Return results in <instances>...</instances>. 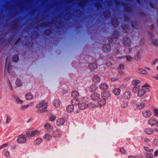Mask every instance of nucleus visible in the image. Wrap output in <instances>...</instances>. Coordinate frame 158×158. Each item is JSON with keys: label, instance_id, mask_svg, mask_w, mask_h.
Returning <instances> with one entry per match:
<instances>
[{"label": "nucleus", "instance_id": "58", "mask_svg": "<svg viewBox=\"0 0 158 158\" xmlns=\"http://www.w3.org/2000/svg\"><path fill=\"white\" fill-rule=\"evenodd\" d=\"M58 25H56V28H59V26H61L62 24V21L60 20L58 22Z\"/></svg>", "mask_w": 158, "mask_h": 158}, {"label": "nucleus", "instance_id": "5", "mask_svg": "<svg viewBox=\"0 0 158 158\" xmlns=\"http://www.w3.org/2000/svg\"><path fill=\"white\" fill-rule=\"evenodd\" d=\"M142 114L144 117L145 118H148L151 116L152 112L151 111L149 110H145L143 111Z\"/></svg>", "mask_w": 158, "mask_h": 158}, {"label": "nucleus", "instance_id": "21", "mask_svg": "<svg viewBox=\"0 0 158 158\" xmlns=\"http://www.w3.org/2000/svg\"><path fill=\"white\" fill-rule=\"evenodd\" d=\"M111 23L113 27H116L118 26L117 19L114 18H113L111 20Z\"/></svg>", "mask_w": 158, "mask_h": 158}, {"label": "nucleus", "instance_id": "60", "mask_svg": "<svg viewBox=\"0 0 158 158\" xmlns=\"http://www.w3.org/2000/svg\"><path fill=\"white\" fill-rule=\"evenodd\" d=\"M21 41V39L20 38H18V39L16 40V42H15V45H17L18 44H19Z\"/></svg>", "mask_w": 158, "mask_h": 158}, {"label": "nucleus", "instance_id": "20", "mask_svg": "<svg viewBox=\"0 0 158 158\" xmlns=\"http://www.w3.org/2000/svg\"><path fill=\"white\" fill-rule=\"evenodd\" d=\"M98 89V87L95 84L92 85L89 87V91L93 92L96 90Z\"/></svg>", "mask_w": 158, "mask_h": 158}, {"label": "nucleus", "instance_id": "28", "mask_svg": "<svg viewBox=\"0 0 158 158\" xmlns=\"http://www.w3.org/2000/svg\"><path fill=\"white\" fill-rule=\"evenodd\" d=\"M146 133L148 135H151L153 133V130L152 129L148 128L145 129L144 130Z\"/></svg>", "mask_w": 158, "mask_h": 158}, {"label": "nucleus", "instance_id": "7", "mask_svg": "<svg viewBox=\"0 0 158 158\" xmlns=\"http://www.w3.org/2000/svg\"><path fill=\"white\" fill-rule=\"evenodd\" d=\"M111 49L110 45L109 44H104L102 47L103 51L105 52H110Z\"/></svg>", "mask_w": 158, "mask_h": 158}, {"label": "nucleus", "instance_id": "8", "mask_svg": "<svg viewBox=\"0 0 158 158\" xmlns=\"http://www.w3.org/2000/svg\"><path fill=\"white\" fill-rule=\"evenodd\" d=\"M110 94L109 91H106L103 92L101 94V96L102 98L104 99H106H106H107L108 98L110 97Z\"/></svg>", "mask_w": 158, "mask_h": 158}, {"label": "nucleus", "instance_id": "9", "mask_svg": "<svg viewBox=\"0 0 158 158\" xmlns=\"http://www.w3.org/2000/svg\"><path fill=\"white\" fill-rule=\"evenodd\" d=\"M78 106L79 108L81 110L85 109L87 107V105L82 101H80Z\"/></svg>", "mask_w": 158, "mask_h": 158}, {"label": "nucleus", "instance_id": "47", "mask_svg": "<svg viewBox=\"0 0 158 158\" xmlns=\"http://www.w3.org/2000/svg\"><path fill=\"white\" fill-rule=\"evenodd\" d=\"M85 0H82L79 3V6L81 7H82L85 4Z\"/></svg>", "mask_w": 158, "mask_h": 158}, {"label": "nucleus", "instance_id": "40", "mask_svg": "<svg viewBox=\"0 0 158 158\" xmlns=\"http://www.w3.org/2000/svg\"><path fill=\"white\" fill-rule=\"evenodd\" d=\"M12 60L14 62H17L19 60V55L16 54L13 56L12 58Z\"/></svg>", "mask_w": 158, "mask_h": 158}, {"label": "nucleus", "instance_id": "2", "mask_svg": "<svg viewBox=\"0 0 158 158\" xmlns=\"http://www.w3.org/2000/svg\"><path fill=\"white\" fill-rule=\"evenodd\" d=\"M47 102H45V101H42L41 102L37 105L36 107L38 108H42V109H40L37 110V112L38 113H43L47 107Z\"/></svg>", "mask_w": 158, "mask_h": 158}, {"label": "nucleus", "instance_id": "53", "mask_svg": "<svg viewBox=\"0 0 158 158\" xmlns=\"http://www.w3.org/2000/svg\"><path fill=\"white\" fill-rule=\"evenodd\" d=\"M119 151L121 153L124 154H125L126 152V150L123 148H120Z\"/></svg>", "mask_w": 158, "mask_h": 158}, {"label": "nucleus", "instance_id": "15", "mask_svg": "<svg viewBox=\"0 0 158 158\" xmlns=\"http://www.w3.org/2000/svg\"><path fill=\"white\" fill-rule=\"evenodd\" d=\"M75 104H76L74 102L72 104L73 105H69L67 107L66 110L68 113H71L73 111L74 109V105Z\"/></svg>", "mask_w": 158, "mask_h": 158}, {"label": "nucleus", "instance_id": "25", "mask_svg": "<svg viewBox=\"0 0 158 158\" xmlns=\"http://www.w3.org/2000/svg\"><path fill=\"white\" fill-rule=\"evenodd\" d=\"M25 98L27 100H30L33 98V96L30 92L28 93L25 95Z\"/></svg>", "mask_w": 158, "mask_h": 158}, {"label": "nucleus", "instance_id": "11", "mask_svg": "<svg viewBox=\"0 0 158 158\" xmlns=\"http://www.w3.org/2000/svg\"><path fill=\"white\" fill-rule=\"evenodd\" d=\"M39 131L37 130H35L31 131H27L26 134L28 136L33 137L37 133H39Z\"/></svg>", "mask_w": 158, "mask_h": 158}, {"label": "nucleus", "instance_id": "38", "mask_svg": "<svg viewBox=\"0 0 158 158\" xmlns=\"http://www.w3.org/2000/svg\"><path fill=\"white\" fill-rule=\"evenodd\" d=\"M122 28L124 31H127L129 29V26L128 24H123L122 25Z\"/></svg>", "mask_w": 158, "mask_h": 158}, {"label": "nucleus", "instance_id": "41", "mask_svg": "<svg viewBox=\"0 0 158 158\" xmlns=\"http://www.w3.org/2000/svg\"><path fill=\"white\" fill-rule=\"evenodd\" d=\"M16 86L19 87H20L22 85V82L19 79H18L16 80Z\"/></svg>", "mask_w": 158, "mask_h": 158}, {"label": "nucleus", "instance_id": "17", "mask_svg": "<svg viewBox=\"0 0 158 158\" xmlns=\"http://www.w3.org/2000/svg\"><path fill=\"white\" fill-rule=\"evenodd\" d=\"M131 96V93L129 91H127L125 92L123 95V97L127 99H129Z\"/></svg>", "mask_w": 158, "mask_h": 158}, {"label": "nucleus", "instance_id": "57", "mask_svg": "<svg viewBox=\"0 0 158 158\" xmlns=\"http://www.w3.org/2000/svg\"><path fill=\"white\" fill-rule=\"evenodd\" d=\"M56 118V117L55 115H52L50 118V120L51 121H54Z\"/></svg>", "mask_w": 158, "mask_h": 158}, {"label": "nucleus", "instance_id": "14", "mask_svg": "<svg viewBox=\"0 0 158 158\" xmlns=\"http://www.w3.org/2000/svg\"><path fill=\"white\" fill-rule=\"evenodd\" d=\"M99 88L102 90H106L108 88V85L106 83H103L99 85Z\"/></svg>", "mask_w": 158, "mask_h": 158}, {"label": "nucleus", "instance_id": "30", "mask_svg": "<svg viewBox=\"0 0 158 158\" xmlns=\"http://www.w3.org/2000/svg\"><path fill=\"white\" fill-rule=\"evenodd\" d=\"M137 72L139 73L145 75H148V73L145 70L142 69H139L138 70Z\"/></svg>", "mask_w": 158, "mask_h": 158}, {"label": "nucleus", "instance_id": "39", "mask_svg": "<svg viewBox=\"0 0 158 158\" xmlns=\"http://www.w3.org/2000/svg\"><path fill=\"white\" fill-rule=\"evenodd\" d=\"M43 141V139L40 138H37L34 141V143L35 144L39 145Z\"/></svg>", "mask_w": 158, "mask_h": 158}, {"label": "nucleus", "instance_id": "10", "mask_svg": "<svg viewBox=\"0 0 158 158\" xmlns=\"http://www.w3.org/2000/svg\"><path fill=\"white\" fill-rule=\"evenodd\" d=\"M156 119L152 117L150 118L148 121V123L152 126L156 125Z\"/></svg>", "mask_w": 158, "mask_h": 158}, {"label": "nucleus", "instance_id": "37", "mask_svg": "<svg viewBox=\"0 0 158 158\" xmlns=\"http://www.w3.org/2000/svg\"><path fill=\"white\" fill-rule=\"evenodd\" d=\"M128 102L126 101H124L121 103V105L122 107L126 108L128 105Z\"/></svg>", "mask_w": 158, "mask_h": 158}, {"label": "nucleus", "instance_id": "31", "mask_svg": "<svg viewBox=\"0 0 158 158\" xmlns=\"http://www.w3.org/2000/svg\"><path fill=\"white\" fill-rule=\"evenodd\" d=\"M140 88V86L139 85H136L132 89L133 92L135 94L137 92H138Z\"/></svg>", "mask_w": 158, "mask_h": 158}, {"label": "nucleus", "instance_id": "54", "mask_svg": "<svg viewBox=\"0 0 158 158\" xmlns=\"http://www.w3.org/2000/svg\"><path fill=\"white\" fill-rule=\"evenodd\" d=\"M154 115L156 117H158V109H155L154 110Z\"/></svg>", "mask_w": 158, "mask_h": 158}, {"label": "nucleus", "instance_id": "1", "mask_svg": "<svg viewBox=\"0 0 158 158\" xmlns=\"http://www.w3.org/2000/svg\"><path fill=\"white\" fill-rule=\"evenodd\" d=\"M149 86L147 84H144L142 86V88L140 89L137 92V95L139 97H142L147 92L149 91Z\"/></svg>", "mask_w": 158, "mask_h": 158}, {"label": "nucleus", "instance_id": "61", "mask_svg": "<svg viewBox=\"0 0 158 158\" xmlns=\"http://www.w3.org/2000/svg\"><path fill=\"white\" fill-rule=\"evenodd\" d=\"M95 6H96L98 9L102 7V5L100 3H98L95 4Z\"/></svg>", "mask_w": 158, "mask_h": 158}, {"label": "nucleus", "instance_id": "32", "mask_svg": "<svg viewBox=\"0 0 158 158\" xmlns=\"http://www.w3.org/2000/svg\"><path fill=\"white\" fill-rule=\"evenodd\" d=\"M143 154L147 158H154L153 155L152 154L149 153L145 152H144Z\"/></svg>", "mask_w": 158, "mask_h": 158}, {"label": "nucleus", "instance_id": "19", "mask_svg": "<svg viewBox=\"0 0 158 158\" xmlns=\"http://www.w3.org/2000/svg\"><path fill=\"white\" fill-rule=\"evenodd\" d=\"M89 67L91 69V71H93L97 68V65L95 63H90L89 65Z\"/></svg>", "mask_w": 158, "mask_h": 158}, {"label": "nucleus", "instance_id": "48", "mask_svg": "<svg viewBox=\"0 0 158 158\" xmlns=\"http://www.w3.org/2000/svg\"><path fill=\"white\" fill-rule=\"evenodd\" d=\"M18 26V23H17V21L11 25L12 28L13 29L16 28Z\"/></svg>", "mask_w": 158, "mask_h": 158}, {"label": "nucleus", "instance_id": "34", "mask_svg": "<svg viewBox=\"0 0 158 158\" xmlns=\"http://www.w3.org/2000/svg\"><path fill=\"white\" fill-rule=\"evenodd\" d=\"M54 105L56 107H59L60 105V101L59 100H55L53 102Z\"/></svg>", "mask_w": 158, "mask_h": 158}, {"label": "nucleus", "instance_id": "16", "mask_svg": "<svg viewBox=\"0 0 158 158\" xmlns=\"http://www.w3.org/2000/svg\"><path fill=\"white\" fill-rule=\"evenodd\" d=\"M100 97V94L96 92L93 93L91 96V99L94 100L98 99Z\"/></svg>", "mask_w": 158, "mask_h": 158}, {"label": "nucleus", "instance_id": "6", "mask_svg": "<svg viewBox=\"0 0 158 158\" xmlns=\"http://www.w3.org/2000/svg\"><path fill=\"white\" fill-rule=\"evenodd\" d=\"M123 42L124 45L127 47H129L131 45V41L130 39L128 38H124Z\"/></svg>", "mask_w": 158, "mask_h": 158}, {"label": "nucleus", "instance_id": "4", "mask_svg": "<svg viewBox=\"0 0 158 158\" xmlns=\"http://www.w3.org/2000/svg\"><path fill=\"white\" fill-rule=\"evenodd\" d=\"M71 95L73 97V98L71 102L73 104V103L74 102V101L75 102V103H77L76 101L77 102V103H78V100H77V98L79 96V94L78 92L77 91H73L71 93Z\"/></svg>", "mask_w": 158, "mask_h": 158}, {"label": "nucleus", "instance_id": "55", "mask_svg": "<svg viewBox=\"0 0 158 158\" xmlns=\"http://www.w3.org/2000/svg\"><path fill=\"white\" fill-rule=\"evenodd\" d=\"M118 68L120 70H123L124 69V66L123 64H119Z\"/></svg>", "mask_w": 158, "mask_h": 158}, {"label": "nucleus", "instance_id": "46", "mask_svg": "<svg viewBox=\"0 0 158 158\" xmlns=\"http://www.w3.org/2000/svg\"><path fill=\"white\" fill-rule=\"evenodd\" d=\"M152 42L154 46L158 47V41L157 40H152Z\"/></svg>", "mask_w": 158, "mask_h": 158}, {"label": "nucleus", "instance_id": "29", "mask_svg": "<svg viewBox=\"0 0 158 158\" xmlns=\"http://www.w3.org/2000/svg\"><path fill=\"white\" fill-rule=\"evenodd\" d=\"M120 91V89L119 88H115L113 90V93L116 95H119Z\"/></svg>", "mask_w": 158, "mask_h": 158}, {"label": "nucleus", "instance_id": "12", "mask_svg": "<svg viewBox=\"0 0 158 158\" xmlns=\"http://www.w3.org/2000/svg\"><path fill=\"white\" fill-rule=\"evenodd\" d=\"M61 132L59 130H57L54 131L52 132V135L55 138L60 137L61 135Z\"/></svg>", "mask_w": 158, "mask_h": 158}, {"label": "nucleus", "instance_id": "43", "mask_svg": "<svg viewBox=\"0 0 158 158\" xmlns=\"http://www.w3.org/2000/svg\"><path fill=\"white\" fill-rule=\"evenodd\" d=\"M12 62L10 61L8 64V72L9 73H10V71L11 70V68H12Z\"/></svg>", "mask_w": 158, "mask_h": 158}, {"label": "nucleus", "instance_id": "35", "mask_svg": "<svg viewBox=\"0 0 158 158\" xmlns=\"http://www.w3.org/2000/svg\"><path fill=\"white\" fill-rule=\"evenodd\" d=\"M44 35L48 36L50 34L52 33V31L51 29L48 28L44 30Z\"/></svg>", "mask_w": 158, "mask_h": 158}, {"label": "nucleus", "instance_id": "23", "mask_svg": "<svg viewBox=\"0 0 158 158\" xmlns=\"http://www.w3.org/2000/svg\"><path fill=\"white\" fill-rule=\"evenodd\" d=\"M93 80L95 83L98 82L100 81V78L98 75H95L93 77Z\"/></svg>", "mask_w": 158, "mask_h": 158}, {"label": "nucleus", "instance_id": "51", "mask_svg": "<svg viewBox=\"0 0 158 158\" xmlns=\"http://www.w3.org/2000/svg\"><path fill=\"white\" fill-rule=\"evenodd\" d=\"M29 106V105L27 104L25 105H22L21 107V109L22 110H24L26 109Z\"/></svg>", "mask_w": 158, "mask_h": 158}, {"label": "nucleus", "instance_id": "33", "mask_svg": "<svg viewBox=\"0 0 158 158\" xmlns=\"http://www.w3.org/2000/svg\"><path fill=\"white\" fill-rule=\"evenodd\" d=\"M103 15L104 17L105 18H107L110 15V11L109 10H106L103 13Z\"/></svg>", "mask_w": 158, "mask_h": 158}, {"label": "nucleus", "instance_id": "27", "mask_svg": "<svg viewBox=\"0 0 158 158\" xmlns=\"http://www.w3.org/2000/svg\"><path fill=\"white\" fill-rule=\"evenodd\" d=\"M44 127L50 131H52L53 130V129L51 127V125L48 123H46L45 124Z\"/></svg>", "mask_w": 158, "mask_h": 158}, {"label": "nucleus", "instance_id": "18", "mask_svg": "<svg viewBox=\"0 0 158 158\" xmlns=\"http://www.w3.org/2000/svg\"><path fill=\"white\" fill-rule=\"evenodd\" d=\"M65 121L64 118H61L57 120L56 125L57 126H60L64 124Z\"/></svg>", "mask_w": 158, "mask_h": 158}, {"label": "nucleus", "instance_id": "3", "mask_svg": "<svg viewBox=\"0 0 158 158\" xmlns=\"http://www.w3.org/2000/svg\"><path fill=\"white\" fill-rule=\"evenodd\" d=\"M18 137V139L17 140V142L18 143H24L27 141V136L24 135H19Z\"/></svg>", "mask_w": 158, "mask_h": 158}, {"label": "nucleus", "instance_id": "22", "mask_svg": "<svg viewBox=\"0 0 158 158\" xmlns=\"http://www.w3.org/2000/svg\"><path fill=\"white\" fill-rule=\"evenodd\" d=\"M98 103L100 106H104L106 103V100L103 98L100 99L98 100Z\"/></svg>", "mask_w": 158, "mask_h": 158}, {"label": "nucleus", "instance_id": "49", "mask_svg": "<svg viewBox=\"0 0 158 158\" xmlns=\"http://www.w3.org/2000/svg\"><path fill=\"white\" fill-rule=\"evenodd\" d=\"M144 149L145 151L149 152H153V149H149V148L147 147H144Z\"/></svg>", "mask_w": 158, "mask_h": 158}, {"label": "nucleus", "instance_id": "59", "mask_svg": "<svg viewBox=\"0 0 158 158\" xmlns=\"http://www.w3.org/2000/svg\"><path fill=\"white\" fill-rule=\"evenodd\" d=\"M8 144H9V143H6L4 144H3L2 145V146H1L0 147V149H1L3 148L6 147L7 146H8Z\"/></svg>", "mask_w": 158, "mask_h": 158}, {"label": "nucleus", "instance_id": "50", "mask_svg": "<svg viewBox=\"0 0 158 158\" xmlns=\"http://www.w3.org/2000/svg\"><path fill=\"white\" fill-rule=\"evenodd\" d=\"M11 120V118L10 117L7 116L6 117V123H9Z\"/></svg>", "mask_w": 158, "mask_h": 158}, {"label": "nucleus", "instance_id": "64", "mask_svg": "<svg viewBox=\"0 0 158 158\" xmlns=\"http://www.w3.org/2000/svg\"><path fill=\"white\" fill-rule=\"evenodd\" d=\"M139 15L140 16H146L145 13L144 12H141L139 13Z\"/></svg>", "mask_w": 158, "mask_h": 158}, {"label": "nucleus", "instance_id": "13", "mask_svg": "<svg viewBox=\"0 0 158 158\" xmlns=\"http://www.w3.org/2000/svg\"><path fill=\"white\" fill-rule=\"evenodd\" d=\"M121 5L124 7V8L125 11L128 12H129L131 11V7L127 6V3L122 2L121 3Z\"/></svg>", "mask_w": 158, "mask_h": 158}, {"label": "nucleus", "instance_id": "63", "mask_svg": "<svg viewBox=\"0 0 158 158\" xmlns=\"http://www.w3.org/2000/svg\"><path fill=\"white\" fill-rule=\"evenodd\" d=\"M124 20L126 21H128L129 20V17L127 15H125L124 16Z\"/></svg>", "mask_w": 158, "mask_h": 158}, {"label": "nucleus", "instance_id": "56", "mask_svg": "<svg viewBox=\"0 0 158 158\" xmlns=\"http://www.w3.org/2000/svg\"><path fill=\"white\" fill-rule=\"evenodd\" d=\"M113 37H109L108 38V41L109 43H111L114 40Z\"/></svg>", "mask_w": 158, "mask_h": 158}, {"label": "nucleus", "instance_id": "36", "mask_svg": "<svg viewBox=\"0 0 158 158\" xmlns=\"http://www.w3.org/2000/svg\"><path fill=\"white\" fill-rule=\"evenodd\" d=\"M112 36L114 38L117 39L119 36V34L118 31L116 30H114L112 34Z\"/></svg>", "mask_w": 158, "mask_h": 158}, {"label": "nucleus", "instance_id": "62", "mask_svg": "<svg viewBox=\"0 0 158 158\" xmlns=\"http://www.w3.org/2000/svg\"><path fill=\"white\" fill-rule=\"evenodd\" d=\"M153 143L156 145H158V139H155L153 141Z\"/></svg>", "mask_w": 158, "mask_h": 158}, {"label": "nucleus", "instance_id": "26", "mask_svg": "<svg viewBox=\"0 0 158 158\" xmlns=\"http://www.w3.org/2000/svg\"><path fill=\"white\" fill-rule=\"evenodd\" d=\"M145 106V104L143 102H141L137 104L136 107L139 110L143 109Z\"/></svg>", "mask_w": 158, "mask_h": 158}, {"label": "nucleus", "instance_id": "52", "mask_svg": "<svg viewBox=\"0 0 158 158\" xmlns=\"http://www.w3.org/2000/svg\"><path fill=\"white\" fill-rule=\"evenodd\" d=\"M126 58L127 60L128 61H131L132 60V58L130 56L127 55L126 56Z\"/></svg>", "mask_w": 158, "mask_h": 158}, {"label": "nucleus", "instance_id": "44", "mask_svg": "<svg viewBox=\"0 0 158 158\" xmlns=\"http://www.w3.org/2000/svg\"><path fill=\"white\" fill-rule=\"evenodd\" d=\"M15 102L16 103L20 104H22L23 102V101L21 100L18 97H17L16 98Z\"/></svg>", "mask_w": 158, "mask_h": 158}, {"label": "nucleus", "instance_id": "42", "mask_svg": "<svg viewBox=\"0 0 158 158\" xmlns=\"http://www.w3.org/2000/svg\"><path fill=\"white\" fill-rule=\"evenodd\" d=\"M140 82V81L139 80H134L132 81L131 84L133 85H135L139 84Z\"/></svg>", "mask_w": 158, "mask_h": 158}, {"label": "nucleus", "instance_id": "24", "mask_svg": "<svg viewBox=\"0 0 158 158\" xmlns=\"http://www.w3.org/2000/svg\"><path fill=\"white\" fill-rule=\"evenodd\" d=\"M44 138L46 140L49 141L52 138V136L48 134H46L44 135Z\"/></svg>", "mask_w": 158, "mask_h": 158}, {"label": "nucleus", "instance_id": "45", "mask_svg": "<svg viewBox=\"0 0 158 158\" xmlns=\"http://www.w3.org/2000/svg\"><path fill=\"white\" fill-rule=\"evenodd\" d=\"M3 153L4 155L7 157L8 156L10 155V152L7 149H4Z\"/></svg>", "mask_w": 158, "mask_h": 158}]
</instances>
